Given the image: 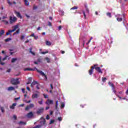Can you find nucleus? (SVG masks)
<instances>
[{
    "label": "nucleus",
    "mask_w": 128,
    "mask_h": 128,
    "mask_svg": "<svg viewBox=\"0 0 128 128\" xmlns=\"http://www.w3.org/2000/svg\"><path fill=\"white\" fill-rule=\"evenodd\" d=\"M24 70H36L38 72H39V74H41V76H44L45 78V80H48V77L46 76V74H44V72H42V70H38V68H26L25 69H24Z\"/></svg>",
    "instance_id": "f257e3e1"
},
{
    "label": "nucleus",
    "mask_w": 128,
    "mask_h": 128,
    "mask_svg": "<svg viewBox=\"0 0 128 128\" xmlns=\"http://www.w3.org/2000/svg\"><path fill=\"white\" fill-rule=\"evenodd\" d=\"M18 80H20V78H12L10 80L11 84L15 86L18 84H20V81H18Z\"/></svg>",
    "instance_id": "f03ea898"
},
{
    "label": "nucleus",
    "mask_w": 128,
    "mask_h": 128,
    "mask_svg": "<svg viewBox=\"0 0 128 128\" xmlns=\"http://www.w3.org/2000/svg\"><path fill=\"white\" fill-rule=\"evenodd\" d=\"M16 20H18V18H16L14 17V16H10V24H14V22H16Z\"/></svg>",
    "instance_id": "7ed1b4c3"
},
{
    "label": "nucleus",
    "mask_w": 128,
    "mask_h": 128,
    "mask_svg": "<svg viewBox=\"0 0 128 128\" xmlns=\"http://www.w3.org/2000/svg\"><path fill=\"white\" fill-rule=\"evenodd\" d=\"M108 84L110 86L112 87V92H114L115 94H116V88L114 86V84L110 82H108Z\"/></svg>",
    "instance_id": "20e7f679"
},
{
    "label": "nucleus",
    "mask_w": 128,
    "mask_h": 128,
    "mask_svg": "<svg viewBox=\"0 0 128 128\" xmlns=\"http://www.w3.org/2000/svg\"><path fill=\"white\" fill-rule=\"evenodd\" d=\"M20 28V24H16L14 26H13L12 27V28H13V30H11V32H16V30Z\"/></svg>",
    "instance_id": "39448f33"
},
{
    "label": "nucleus",
    "mask_w": 128,
    "mask_h": 128,
    "mask_svg": "<svg viewBox=\"0 0 128 128\" xmlns=\"http://www.w3.org/2000/svg\"><path fill=\"white\" fill-rule=\"evenodd\" d=\"M116 18L118 22H122V16L120 14L116 15Z\"/></svg>",
    "instance_id": "423d86ee"
},
{
    "label": "nucleus",
    "mask_w": 128,
    "mask_h": 128,
    "mask_svg": "<svg viewBox=\"0 0 128 128\" xmlns=\"http://www.w3.org/2000/svg\"><path fill=\"white\" fill-rule=\"evenodd\" d=\"M98 66V64L94 65V68L96 69V72H100V74H102V69H100V68L96 67Z\"/></svg>",
    "instance_id": "0eeeda50"
},
{
    "label": "nucleus",
    "mask_w": 128,
    "mask_h": 128,
    "mask_svg": "<svg viewBox=\"0 0 128 128\" xmlns=\"http://www.w3.org/2000/svg\"><path fill=\"white\" fill-rule=\"evenodd\" d=\"M8 57V56H6V57L2 58V57L0 56V64H2V66H4V62H2V60H6V58Z\"/></svg>",
    "instance_id": "6e6552de"
},
{
    "label": "nucleus",
    "mask_w": 128,
    "mask_h": 128,
    "mask_svg": "<svg viewBox=\"0 0 128 128\" xmlns=\"http://www.w3.org/2000/svg\"><path fill=\"white\" fill-rule=\"evenodd\" d=\"M46 104L50 106V104H54V101L52 100L48 99L46 102Z\"/></svg>",
    "instance_id": "1a4fd4ad"
},
{
    "label": "nucleus",
    "mask_w": 128,
    "mask_h": 128,
    "mask_svg": "<svg viewBox=\"0 0 128 128\" xmlns=\"http://www.w3.org/2000/svg\"><path fill=\"white\" fill-rule=\"evenodd\" d=\"M44 112V108L38 109V110L36 112L38 114H40Z\"/></svg>",
    "instance_id": "9d476101"
},
{
    "label": "nucleus",
    "mask_w": 128,
    "mask_h": 128,
    "mask_svg": "<svg viewBox=\"0 0 128 128\" xmlns=\"http://www.w3.org/2000/svg\"><path fill=\"white\" fill-rule=\"evenodd\" d=\"M14 14H16L18 18H22V15H20V12L15 11Z\"/></svg>",
    "instance_id": "9b49d317"
},
{
    "label": "nucleus",
    "mask_w": 128,
    "mask_h": 128,
    "mask_svg": "<svg viewBox=\"0 0 128 128\" xmlns=\"http://www.w3.org/2000/svg\"><path fill=\"white\" fill-rule=\"evenodd\" d=\"M40 124H46V119L42 117L41 118Z\"/></svg>",
    "instance_id": "f8f14e48"
},
{
    "label": "nucleus",
    "mask_w": 128,
    "mask_h": 128,
    "mask_svg": "<svg viewBox=\"0 0 128 128\" xmlns=\"http://www.w3.org/2000/svg\"><path fill=\"white\" fill-rule=\"evenodd\" d=\"M94 70V66H92L91 70H90L88 72L89 74H90V76H92V72Z\"/></svg>",
    "instance_id": "ddd939ff"
},
{
    "label": "nucleus",
    "mask_w": 128,
    "mask_h": 128,
    "mask_svg": "<svg viewBox=\"0 0 128 128\" xmlns=\"http://www.w3.org/2000/svg\"><path fill=\"white\" fill-rule=\"evenodd\" d=\"M38 94H34L32 95V98H38Z\"/></svg>",
    "instance_id": "4468645a"
},
{
    "label": "nucleus",
    "mask_w": 128,
    "mask_h": 128,
    "mask_svg": "<svg viewBox=\"0 0 128 128\" xmlns=\"http://www.w3.org/2000/svg\"><path fill=\"white\" fill-rule=\"evenodd\" d=\"M34 116V114H32V112H30L27 114V118H32Z\"/></svg>",
    "instance_id": "2eb2a0df"
},
{
    "label": "nucleus",
    "mask_w": 128,
    "mask_h": 128,
    "mask_svg": "<svg viewBox=\"0 0 128 128\" xmlns=\"http://www.w3.org/2000/svg\"><path fill=\"white\" fill-rule=\"evenodd\" d=\"M14 90V86H10L8 88V92H10L12 90Z\"/></svg>",
    "instance_id": "dca6fc26"
},
{
    "label": "nucleus",
    "mask_w": 128,
    "mask_h": 128,
    "mask_svg": "<svg viewBox=\"0 0 128 128\" xmlns=\"http://www.w3.org/2000/svg\"><path fill=\"white\" fill-rule=\"evenodd\" d=\"M19 124L20 126H26V122H19Z\"/></svg>",
    "instance_id": "f3484780"
},
{
    "label": "nucleus",
    "mask_w": 128,
    "mask_h": 128,
    "mask_svg": "<svg viewBox=\"0 0 128 128\" xmlns=\"http://www.w3.org/2000/svg\"><path fill=\"white\" fill-rule=\"evenodd\" d=\"M32 78H29L28 79V82H27V84H30L32 83Z\"/></svg>",
    "instance_id": "a211bd4d"
},
{
    "label": "nucleus",
    "mask_w": 128,
    "mask_h": 128,
    "mask_svg": "<svg viewBox=\"0 0 128 128\" xmlns=\"http://www.w3.org/2000/svg\"><path fill=\"white\" fill-rule=\"evenodd\" d=\"M16 106V103H14L12 106H10V108H12V110H14V106Z\"/></svg>",
    "instance_id": "6ab92c4d"
},
{
    "label": "nucleus",
    "mask_w": 128,
    "mask_h": 128,
    "mask_svg": "<svg viewBox=\"0 0 128 128\" xmlns=\"http://www.w3.org/2000/svg\"><path fill=\"white\" fill-rule=\"evenodd\" d=\"M4 32H6L4 30H2L0 31V36H2L4 34Z\"/></svg>",
    "instance_id": "aec40b11"
},
{
    "label": "nucleus",
    "mask_w": 128,
    "mask_h": 128,
    "mask_svg": "<svg viewBox=\"0 0 128 128\" xmlns=\"http://www.w3.org/2000/svg\"><path fill=\"white\" fill-rule=\"evenodd\" d=\"M46 46H52V43L48 40H46Z\"/></svg>",
    "instance_id": "412c9836"
},
{
    "label": "nucleus",
    "mask_w": 128,
    "mask_h": 128,
    "mask_svg": "<svg viewBox=\"0 0 128 128\" xmlns=\"http://www.w3.org/2000/svg\"><path fill=\"white\" fill-rule=\"evenodd\" d=\"M59 12H60V16H64V10H60Z\"/></svg>",
    "instance_id": "4be33fe9"
},
{
    "label": "nucleus",
    "mask_w": 128,
    "mask_h": 128,
    "mask_svg": "<svg viewBox=\"0 0 128 128\" xmlns=\"http://www.w3.org/2000/svg\"><path fill=\"white\" fill-rule=\"evenodd\" d=\"M42 54H48V50H46V52H40Z\"/></svg>",
    "instance_id": "5701e85b"
},
{
    "label": "nucleus",
    "mask_w": 128,
    "mask_h": 128,
    "mask_svg": "<svg viewBox=\"0 0 128 128\" xmlns=\"http://www.w3.org/2000/svg\"><path fill=\"white\" fill-rule=\"evenodd\" d=\"M45 60H46L47 62H50V58L46 57L45 58Z\"/></svg>",
    "instance_id": "b1692460"
},
{
    "label": "nucleus",
    "mask_w": 128,
    "mask_h": 128,
    "mask_svg": "<svg viewBox=\"0 0 128 128\" xmlns=\"http://www.w3.org/2000/svg\"><path fill=\"white\" fill-rule=\"evenodd\" d=\"M20 29L19 28L17 30L16 32H15L14 34H20Z\"/></svg>",
    "instance_id": "393cba45"
},
{
    "label": "nucleus",
    "mask_w": 128,
    "mask_h": 128,
    "mask_svg": "<svg viewBox=\"0 0 128 128\" xmlns=\"http://www.w3.org/2000/svg\"><path fill=\"white\" fill-rule=\"evenodd\" d=\"M26 6H28L30 4V2L27 1V0H24Z\"/></svg>",
    "instance_id": "a878e982"
},
{
    "label": "nucleus",
    "mask_w": 128,
    "mask_h": 128,
    "mask_svg": "<svg viewBox=\"0 0 128 128\" xmlns=\"http://www.w3.org/2000/svg\"><path fill=\"white\" fill-rule=\"evenodd\" d=\"M32 84H33L34 86H35V84H38V82H36V80H34Z\"/></svg>",
    "instance_id": "bb28decb"
},
{
    "label": "nucleus",
    "mask_w": 128,
    "mask_h": 128,
    "mask_svg": "<svg viewBox=\"0 0 128 128\" xmlns=\"http://www.w3.org/2000/svg\"><path fill=\"white\" fill-rule=\"evenodd\" d=\"M22 90L23 94H28V92L26 91V90L24 88H22Z\"/></svg>",
    "instance_id": "cd10ccee"
},
{
    "label": "nucleus",
    "mask_w": 128,
    "mask_h": 128,
    "mask_svg": "<svg viewBox=\"0 0 128 128\" xmlns=\"http://www.w3.org/2000/svg\"><path fill=\"white\" fill-rule=\"evenodd\" d=\"M64 106H65L64 102H62L61 103L62 108H64Z\"/></svg>",
    "instance_id": "c85d7f7f"
},
{
    "label": "nucleus",
    "mask_w": 128,
    "mask_h": 128,
    "mask_svg": "<svg viewBox=\"0 0 128 128\" xmlns=\"http://www.w3.org/2000/svg\"><path fill=\"white\" fill-rule=\"evenodd\" d=\"M24 102H26V104H30V102H32V100H24Z\"/></svg>",
    "instance_id": "c756f323"
},
{
    "label": "nucleus",
    "mask_w": 128,
    "mask_h": 128,
    "mask_svg": "<svg viewBox=\"0 0 128 128\" xmlns=\"http://www.w3.org/2000/svg\"><path fill=\"white\" fill-rule=\"evenodd\" d=\"M30 108V106H27L25 108L26 110H28Z\"/></svg>",
    "instance_id": "7c9ffc66"
},
{
    "label": "nucleus",
    "mask_w": 128,
    "mask_h": 128,
    "mask_svg": "<svg viewBox=\"0 0 128 128\" xmlns=\"http://www.w3.org/2000/svg\"><path fill=\"white\" fill-rule=\"evenodd\" d=\"M10 31H12V30H9L8 31V32H7L6 33V36H8V34H10V32H10Z\"/></svg>",
    "instance_id": "2f4dec72"
},
{
    "label": "nucleus",
    "mask_w": 128,
    "mask_h": 128,
    "mask_svg": "<svg viewBox=\"0 0 128 128\" xmlns=\"http://www.w3.org/2000/svg\"><path fill=\"white\" fill-rule=\"evenodd\" d=\"M17 58H13L12 60V62H14L16 60Z\"/></svg>",
    "instance_id": "473e14b6"
},
{
    "label": "nucleus",
    "mask_w": 128,
    "mask_h": 128,
    "mask_svg": "<svg viewBox=\"0 0 128 128\" xmlns=\"http://www.w3.org/2000/svg\"><path fill=\"white\" fill-rule=\"evenodd\" d=\"M10 40H12V38H8L5 40V42H10Z\"/></svg>",
    "instance_id": "72a5a7b5"
},
{
    "label": "nucleus",
    "mask_w": 128,
    "mask_h": 128,
    "mask_svg": "<svg viewBox=\"0 0 128 128\" xmlns=\"http://www.w3.org/2000/svg\"><path fill=\"white\" fill-rule=\"evenodd\" d=\"M40 84H37V86H36V88L38 90H40Z\"/></svg>",
    "instance_id": "f704fd0d"
},
{
    "label": "nucleus",
    "mask_w": 128,
    "mask_h": 128,
    "mask_svg": "<svg viewBox=\"0 0 128 128\" xmlns=\"http://www.w3.org/2000/svg\"><path fill=\"white\" fill-rule=\"evenodd\" d=\"M106 15L108 16H109V18H112V14L110 12H108L106 14Z\"/></svg>",
    "instance_id": "c9c22d12"
},
{
    "label": "nucleus",
    "mask_w": 128,
    "mask_h": 128,
    "mask_svg": "<svg viewBox=\"0 0 128 128\" xmlns=\"http://www.w3.org/2000/svg\"><path fill=\"white\" fill-rule=\"evenodd\" d=\"M0 109L1 110L2 112H4V107L0 106Z\"/></svg>",
    "instance_id": "e433bc0d"
},
{
    "label": "nucleus",
    "mask_w": 128,
    "mask_h": 128,
    "mask_svg": "<svg viewBox=\"0 0 128 128\" xmlns=\"http://www.w3.org/2000/svg\"><path fill=\"white\" fill-rule=\"evenodd\" d=\"M30 108H34V104H31L29 105Z\"/></svg>",
    "instance_id": "4c0bfd02"
},
{
    "label": "nucleus",
    "mask_w": 128,
    "mask_h": 128,
    "mask_svg": "<svg viewBox=\"0 0 128 128\" xmlns=\"http://www.w3.org/2000/svg\"><path fill=\"white\" fill-rule=\"evenodd\" d=\"M58 101H56V110H58Z\"/></svg>",
    "instance_id": "58836bf2"
},
{
    "label": "nucleus",
    "mask_w": 128,
    "mask_h": 128,
    "mask_svg": "<svg viewBox=\"0 0 128 128\" xmlns=\"http://www.w3.org/2000/svg\"><path fill=\"white\" fill-rule=\"evenodd\" d=\"M70 10H78V7L74 6L73 8H71Z\"/></svg>",
    "instance_id": "ea45409f"
},
{
    "label": "nucleus",
    "mask_w": 128,
    "mask_h": 128,
    "mask_svg": "<svg viewBox=\"0 0 128 128\" xmlns=\"http://www.w3.org/2000/svg\"><path fill=\"white\" fill-rule=\"evenodd\" d=\"M43 96H44V98H48V95L44 94Z\"/></svg>",
    "instance_id": "a19ab883"
},
{
    "label": "nucleus",
    "mask_w": 128,
    "mask_h": 128,
    "mask_svg": "<svg viewBox=\"0 0 128 128\" xmlns=\"http://www.w3.org/2000/svg\"><path fill=\"white\" fill-rule=\"evenodd\" d=\"M106 78H102V81L104 82H106Z\"/></svg>",
    "instance_id": "79ce46f5"
},
{
    "label": "nucleus",
    "mask_w": 128,
    "mask_h": 128,
    "mask_svg": "<svg viewBox=\"0 0 128 128\" xmlns=\"http://www.w3.org/2000/svg\"><path fill=\"white\" fill-rule=\"evenodd\" d=\"M54 120H51L50 121V124H54Z\"/></svg>",
    "instance_id": "37998d69"
},
{
    "label": "nucleus",
    "mask_w": 128,
    "mask_h": 128,
    "mask_svg": "<svg viewBox=\"0 0 128 128\" xmlns=\"http://www.w3.org/2000/svg\"><path fill=\"white\" fill-rule=\"evenodd\" d=\"M58 120H59V122H62V117H58Z\"/></svg>",
    "instance_id": "c03bdc74"
},
{
    "label": "nucleus",
    "mask_w": 128,
    "mask_h": 128,
    "mask_svg": "<svg viewBox=\"0 0 128 128\" xmlns=\"http://www.w3.org/2000/svg\"><path fill=\"white\" fill-rule=\"evenodd\" d=\"M82 14H83L84 16V18H86V12H84V11H83L82 12Z\"/></svg>",
    "instance_id": "a18cd8bd"
},
{
    "label": "nucleus",
    "mask_w": 128,
    "mask_h": 128,
    "mask_svg": "<svg viewBox=\"0 0 128 128\" xmlns=\"http://www.w3.org/2000/svg\"><path fill=\"white\" fill-rule=\"evenodd\" d=\"M3 22H4L6 24H8V22L6 20H3Z\"/></svg>",
    "instance_id": "49530a36"
},
{
    "label": "nucleus",
    "mask_w": 128,
    "mask_h": 128,
    "mask_svg": "<svg viewBox=\"0 0 128 128\" xmlns=\"http://www.w3.org/2000/svg\"><path fill=\"white\" fill-rule=\"evenodd\" d=\"M86 12L88 14L90 12V10H88V8H87V7H86Z\"/></svg>",
    "instance_id": "de8ad7c7"
},
{
    "label": "nucleus",
    "mask_w": 128,
    "mask_h": 128,
    "mask_svg": "<svg viewBox=\"0 0 128 128\" xmlns=\"http://www.w3.org/2000/svg\"><path fill=\"white\" fill-rule=\"evenodd\" d=\"M8 4L12 6V3L10 2V0H8Z\"/></svg>",
    "instance_id": "09e8293b"
},
{
    "label": "nucleus",
    "mask_w": 128,
    "mask_h": 128,
    "mask_svg": "<svg viewBox=\"0 0 128 128\" xmlns=\"http://www.w3.org/2000/svg\"><path fill=\"white\" fill-rule=\"evenodd\" d=\"M30 54H33V56H34V52H32V49H30Z\"/></svg>",
    "instance_id": "8fccbe9b"
},
{
    "label": "nucleus",
    "mask_w": 128,
    "mask_h": 128,
    "mask_svg": "<svg viewBox=\"0 0 128 128\" xmlns=\"http://www.w3.org/2000/svg\"><path fill=\"white\" fill-rule=\"evenodd\" d=\"M25 36H24V35L22 36H21V38H20L21 40H24V37H25Z\"/></svg>",
    "instance_id": "3c124183"
},
{
    "label": "nucleus",
    "mask_w": 128,
    "mask_h": 128,
    "mask_svg": "<svg viewBox=\"0 0 128 128\" xmlns=\"http://www.w3.org/2000/svg\"><path fill=\"white\" fill-rule=\"evenodd\" d=\"M38 62H42V59L40 58H38V60H37Z\"/></svg>",
    "instance_id": "603ef678"
},
{
    "label": "nucleus",
    "mask_w": 128,
    "mask_h": 128,
    "mask_svg": "<svg viewBox=\"0 0 128 128\" xmlns=\"http://www.w3.org/2000/svg\"><path fill=\"white\" fill-rule=\"evenodd\" d=\"M38 104H42V100L41 101H38Z\"/></svg>",
    "instance_id": "864d4df0"
},
{
    "label": "nucleus",
    "mask_w": 128,
    "mask_h": 128,
    "mask_svg": "<svg viewBox=\"0 0 128 128\" xmlns=\"http://www.w3.org/2000/svg\"><path fill=\"white\" fill-rule=\"evenodd\" d=\"M10 70H12L10 68L8 69L6 72H10Z\"/></svg>",
    "instance_id": "5fc2aeb1"
},
{
    "label": "nucleus",
    "mask_w": 128,
    "mask_h": 128,
    "mask_svg": "<svg viewBox=\"0 0 128 128\" xmlns=\"http://www.w3.org/2000/svg\"><path fill=\"white\" fill-rule=\"evenodd\" d=\"M58 30H62V26H60L58 27Z\"/></svg>",
    "instance_id": "6e6d98bb"
},
{
    "label": "nucleus",
    "mask_w": 128,
    "mask_h": 128,
    "mask_svg": "<svg viewBox=\"0 0 128 128\" xmlns=\"http://www.w3.org/2000/svg\"><path fill=\"white\" fill-rule=\"evenodd\" d=\"M26 90H28V92H30V87L27 86V87H26Z\"/></svg>",
    "instance_id": "4d7b16f0"
},
{
    "label": "nucleus",
    "mask_w": 128,
    "mask_h": 128,
    "mask_svg": "<svg viewBox=\"0 0 128 128\" xmlns=\"http://www.w3.org/2000/svg\"><path fill=\"white\" fill-rule=\"evenodd\" d=\"M34 64H40V62H38V60H37V62H34Z\"/></svg>",
    "instance_id": "13d9d810"
},
{
    "label": "nucleus",
    "mask_w": 128,
    "mask_h": 128,
    "mask_svg": "<svg viewBox=\"0 0 128 128\" xmlns=\"http://www.w3.org/2000/svg\"><path fill=\"white\" fill-rule=\"evenodd\" d=\"M50 88H51V90H54V87L52 86V84H50Z\"/></svg>",
    "instance_id": "bf43d9fd"
},
{
    "label": "nucleus",
    "mask_w": 128,
    "mask_h": 128,
    "mask_svg": "<svg viewBox=\"0 0 128 128\" xmlns=\"http://www.w3.org/2000/svg\"><path fill=\"white\" fill-rule=\"evenodd\" d=\"M46 120H50V116L48 115L46 116Z\"/></svg>",
    "instance_id": "052dcab7"
},
{
    "label": "nucleus",
    "mask_w": 128,
    "mask_h": 128,
    "mask_svg": "<svg viewBox=\"0 0 128 128\" xmlns=\"http://www.w3.org/2000/svg\"><path fill=\"white\" fill-rule=\"evenodd\" d=\"M36 8H38V7L36 6H33V10H36Z\"/></svg>",
    "instance_id": "680f3d73"
},
{
    "label": "nucleus",
    "mask_w": 128,
    "mask_h": 128,
    "mask_svg": "<svg viewBox=\"0 0 128 128\" xmlns=\"http://www.w3.org/2000/svg\"><path fill=\"white\" fill-rule=\"evenodd\" d=\"M48 26H51L52 23L50 22H48Z\"/></svg>",
    "instance_id": "e2e57ef3"
},
{
    "label": "nucleus",
    "mask_w": 128,
    "mask_h": 128,
    "mask_svg": "<svg viewBox=\"0 0 128 128\" xmlns=\"http://www.w3.org/2000/svg\"><path fill=\"white\" fill-rule=\"evenodd\" d=\"M34 38L36 40H37V38H38V36H34Z\"/></svg>",
    "instance_id": "0e129e2a"
},
{
    "label": "nucleus",
    "mask_w": 128,
    "mask_h": 128,
    "mask_svg": "<svg viewBox=\"0 0 128 128\" xmlns=\"http://www.w3.org/2000/svg\"><path fill=\"white\" fill-rule=\"evenodd\" d=\"M91 40H90L88 41V42H87V43L86 44V45H88V44H90V41H91Z\"/></svg>",
    "instance_id": "69168bd1"
},
{
    "label": "nucleus",
    "mask_w": 128,
    "mask_h": 128,
    "mask_svg": "<svg viewBox=\"0 0 128 128\" xmlns=\"http://www.w3.org/2000/svg\"><path fill=\"white\" fill-rule=\"evenodd\" d=\"M13 118H14L15 120H16V116L14 115Z\"/></svg>",
    "instance_id": "338daca9"
},
{
    "label": "nucleus",
    "mask_w": 128,
    "mask_h": 128,
    "mask_svg": "<svg viewBox=\"0 0 128 128\" xmlns=\"http://www.w3.org/2000/svg\"><path fill=\"white\" fill-rule=\"evenodd\" d=\"M19 106H24V104H22L20 105Z\"/></svg>",
    "instance_id": "774afa93"
}]
</instances>
